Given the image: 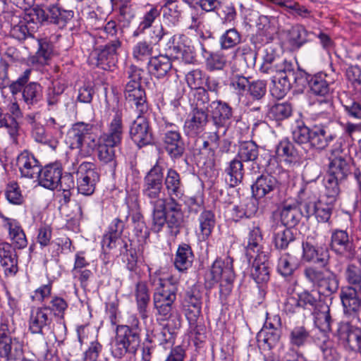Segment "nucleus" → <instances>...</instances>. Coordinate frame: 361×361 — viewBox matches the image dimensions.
<instances>
[{"instance_id":"f257e3e1","label":"nucleus","mask_w":361,"mask_h":361,"mask_svg":"<svg viewBox=\"0 0 361 361\" xmlns=\"http://www.w3.org/2000/svg\"><path fill=\"white\" fill-rule=\"evenodd\" d=\"M262 73L273 75L271 87V94L277 98H283L291 88L293 84L304 86L306 84V72L290 61H281L279 56L271 47H267L264 50L262 63L259 68Z\"/></svg>"},{"instance_id":"f03ea898","label":"nucleus","mask_w":361,"mask_h":361,"mask_svg":"<svg viewBox=\"0 0 361 361\" xmlns=\"http://www.w3.org/2000/svg\"><path fill=\"white\" fill-rule=\"evenodd\" d=\"M94 130L92 124L78 122L68 130L67 143L71 149H78L82 157L91 156L97 149L98 159L114 169L117 164L115 148L119 145L105 142L97 137Z\"/></svg>"},{"instance_id":"7ed1b4c3","label":"nucleus","mask_w":361,"mask_h":361,"mask_svg":"<svg viewBox=\"0 0 361 361\" xmlns=\"http://www.w3.org/2000/svg\"><path fill=\"white\" fill-rule=\"evenodd\" d=\"M302 258L305 261L318 264L325 270H320L314 267H306L304 270L305 278L319 291L325 295H331L338 289L339 282L336 274L326 268L329 261V252L327 249L317 248L310 242L302 243Z\"/></svg>"},{"instance_id":"20e7f679","label":"nucleus","mask_w":361,"mask_h":361,"mask_svg":"<svg viewBox=\"0 0 361 361\" xmlns=\"http://www.w3.org/2000/svg\"><path fill=\"white\" fill-rule=\"evenodd\" d=\"M140 321L134 314L129 317L128 324L117 325L111 344L112 356L121 359L126 354H135L140 344Z\"/></svg>"},{"instance_id":"39448f33","label":"nucleus","mask_w":361,"mask_h":361,"mask_svg":"<svg viewBox=\"0 0 361 361\" xmlns=\"http://www.w3.org/2000/svg\"><path fill=\"white\" fill-rule=\"evenodd\" d=\"M149 281L154 287L153 305L159 316H169L178 292V281L172 277L162 279L159 271L149 274Z\"/></svg>"},{"instance_id":"423d86ee","label":"nucleus","mask_w":361,"mask_h":361,"mask_svg":"<svg viewBox=\"0 0 361 361\" xmlns=\"http://www.w3.org/2000/svg\"><path fill=\"white\" fill-rule=\"evenodd\" d=\"M152 229L154 232L159 233L166 224L171 233L176 235L183 221L182 206L174 199H167L163 203L159 202L152 209Z\"/></svg>"},{"instance_id":"0eeeda50","label":"nucleus","mask_w":361,"mask_h":361,"mask_svg":"<svg viewBox=\"0 0 361 361\" xmlns=\"http://www.w3.org/2000/svg\"><path fill=\"white\" fill-rule=\"evenodd\" d=\"M144 74L142 68L133 64L130 65L126 70L128 81L125 87L124 96L131 108L140 115L147 114L149 111L146 92L141 85Z\"/></svg>"},{"instance_id":"6e6552de","label":"nucleus","mask_w":361,"mask_h":361,"mask_svg":"<svg viewBox=\"0 0 361 361\" xmlns=\"http://www.w3.org/2000/svg\"><path fill=\"white\" fill-rule=\"evenodd\" d=\"M209 94L206 90H200L193 94L192 109L185 121V134L191 137L200 135L209 121L208 114Z\"/></svg>"},{"instance_id":"1a4fd4ad","label":"nucleus","mask_w":361,"mask_h":361,"mask_svg":"<svg viewBox=\"0 0 361 361\" xmlns=\"http://www.w3.org/2000/svg\"><path fill=\"white\" fill-rule=\"evenodd\" d=\"M23 343L15 336V328L8 319L0 324V358L4 361H18L23 356Z\"/></svg>"},{"instance_id":"9d476101","label":"nucleus","mask_w":361,"mask_h":361,"mask_svg":"<svg viewBox=\"0 0 361 361\" xmlns=\"http://www.w3.org/2000/svg\"><path fill=\"white\" fill-rule=\"evenodd\" d=\"M164 169L158 161L146 173L143 179L142 194L154 209L159 202H164L167 198L161 197L163 193Z\"/></svg>"},{"instance_id":"9b49d317","label":"nucleus","mask_w":361,"mask_h":361,"mask_svg":"<svg viewBox=\"0 0 361 361\" xmlns=\"http://www.w3.org/2000/svg\"><path fill=\"white\" fill-rule=\"evenodd\" d=\"M326 78V75L322 73L314 75H310L306 73L307 82L304 86H298L297 84L293 85V87L298 90H302L308 85L311 92L314 95L320 97V99H317L314 104L320 107L322 110V112H327L332 107V98L329 83Z\"/></svg>"},{"instance_id":"f8f14e48","label":"nucleus","mask_w":361,"mask_h":361,"mask_svg":"<svg viewBox=\"0 0 361 361\" xmlns=\"http://www.w3.org/2000/svg\"><path fill=\"white\" fill-rule=\"evenodd\" d=\"M315 123L311 128L307 148L324 149L335 138V135L329 131L331 117L328 112H321L312 116Z\"/></svg>"},{"instance_id":"ddd939ff","label":"nucleus","mask_w":361,"mask_h":361,"mask_svg":"<svg viewBox=\"0 0 361 361\" xmlns=\"http://www.w3.org/2000/svg\"><path fill=\"white\" fill-rule=\"evenodd\" d=\"M39 22L34 15L33 9L20 18L13 15L11 17V36L18 40H24L32 37L39 27Z\"/></svg>"},{"instance_id":"4468645a","label":"nucleus","mask_w":361,"mask_h":361,"mask_svg":"<svg viewBox=\"0 0 361 361\" xmlns=\"http://www.w3.org/2000/svg\"><path fill=\"white\" fill-rule=\"evenodd\" d=\"M163 131L162 141L166 152L172 159L180 158L185 152V144L179 127L165 122Z\"/></svg>"},{"instance_id":"2eb2a0df","label":"nucleus","mask_w":361,"mask_h":361,"mask_svg":"<svg viewBox=\"0 0 361 361\" xmlns=\"http://www.w3.org/2000/svg\"><path fill=\"white\" fill-rule=\"evenodd\" d=\"M78 190L86 196L91 195L95 190L97 183L99 180V174L92 162L82 163L77 171Z\"/></svg>"},{"instance_id":"dca6fc26","label":"nucleus","mask_w":361,"mask_h":361,"mask_svg":"<svg viewBox=\"0 0 361 361\" xmlns=\"http://www.w3.org/2000/svg\"><path fill=\"white\" fill-rule=\"evenodd\" d=\"M329 173L334 176H336L338 179L345 180L351 173V160L341 149V144L336 143L331 149L329 157Z\"/></svg>"},{"instance_id":"f3484780","label":"nucleus","mask_w":361,"mask_h":361,"mask_svg":"<svg viewBox=\"0 0 361 361\" xmlns=\"http://www.w3.org/2000/svg\"><path fill=\"white\" fill-rule=\"evenodd\" d=\"M37 178L42 187L49 190L57 188L59 184L62 188V183L66 180L69 181L68 185L69 188L74 186L72 176L68 175L62 177V169L58 163L49 164L45 166L44 169H41V171Z\"/></svg>"},{"instance_id":"a211bd4d","label":"nucleus","mask_w":361,"mask_h":361,"mask_svg":"<svg viewBox=\"0 0 361 361\" xmlns=\"http://www.w3.org/2000/svg\"><path fill=\"white\" fill-rule=\"evenodd\" d=\"M106 128V132L102 133L99 137L105 142L120 145L124 134L122 109H112L109 114Z\"/></svg>"},{"instance_id":"6ab92c4d","label":"nucleus","mask_w":361,"mask_h":361,"mask_svg":"<svg viewBox=\"0 0 361 361\" xmlns=\"http://www.w3.org/2000/svg\"><path fill=\"white\" fill-rule=\"evenodd\" d=\"M34 15L37 17L39 23H49L63 27L72 19L73 12L72 11L62 10L56 5H51L43 8H33Z\"/></svg>"},{"instance_id":"aec40b11","label":"nucleus","mask_w":361,"mask_h":361,"mask_svg":"<svg viewBox=\"0 0 361 361\" xmlns=\"http://www.w3.org/2000/svg\"><path fill=\"white\" fill-rule=\"evenodd\" d=\"M122 42L112 39L102 48H96L92 53L93 59L97 60V66L104 70H111L118 61V50L121 47Z\"/></svg>"},{"instance_id":"412c9836","label":"nucleus","mask_w":361,"mask_h":361,"mask_svg":"<svg viewBox=\"0 0 361 361\" xmlns=\"http://www.w3.org/2000/svg\"><path fill=\"white\" fill-rule=\"evenodd\" d=\"M233 262V259L229 256L218 258L214 262L207 276V281L210 286L225 279L228 281L235 279Z\"/></svg>"},{"instance_id":"4be33fe9","label":"nucleus","mask_w":361,"mask_h":361,"mask_svg":"<svg viewBox=\"0 0 361 361\" xmlns=\"http://www.w3.org/2000/svg\"><path fill=\"white\" fill-rule=\"evenodd\" d=\"M136 113L137 114V119L131 123L129 133L132 140L139 147H142L152 142V133L149 122L145 118L146 114L140 115L138 112Z\"/></svg>"},{"instance_id":"5701e85b","label":"nucleus","mask_w":361,"mask_h":361,"mask_svg":"<svg viewBox=\"0 0 361 361\" xmlns=\"http://www.w3.org/2000/svg\"><path fill=\"white\" fill-rule=\"evenodd\" d=\"M331 247L337 255L346 259H353L356 254L353 240L343 230H336L332 233Z\"/></svg>"},{"instance_id":"b1692460","label":"nucleus","mask_w":361,"mask_h":361,"mask_svg":"<svg viewBox=\"0 0 361 361\" xmlns=\"http://www.w3.org/2000/svg\"><path fill=\"white\" fill-rule=\"evenodd\" d=\"M52 318L49 307H34L31 310L28 324L32 334L44 335L50 330Z\"/></svg>"},{"instance_id":"393cba45","label":"nucleus","mask_w":361,"mask_h":361,"mask_svg":"<svg viewBox=\"0 0 361 361\" xmlns=\"http://www.w3.org/2000/svg\"><path fill=\"white\" fill-rule=\"evenodd\" d=\"M185 39L184 35H173L168 42L167 51L171 57L190 63L195 59L193 48L185 44Z\"/></svg>"},{"instance_id":"a878e982","label":"nucleus","mask_w":361,"mask_h":361,"mask_svg":"<svg viewBox=\"0 0 361 361\" xmlns=\"http://www.w3.org/2000/svg\"><path fill=\"white\" fill-rule=\"evenodd\" d=\"M182 305L185 317L202 314V293L199 285L194 284L187 288Z\"/></svg>"},{"instance_id":"bb28decb","label":"nucleus","mask_w":361,"mask_h":361,"mask_svg":"<svg viewBox=\"0 0 361 361\" xmlns=\"http://www.w3.org/2000/svg\"><path fill=\"white\" fill-rule=\"evenodd\" d=\"M279 183L276 178L270 173L259 176L252 185V195L256 198H269L278 192Z\"/></svg>"},{"instance_id":"cd10ccee","label":"nucleus","mask_w":361,"mask_h":361,"mask_svg":"<svg viewBox=\"0 0 361 361\" xmlns=\"http://www.w3.org/2000/svg\"><path fill=\"white\" fill-rule=\"evenodd\" d=\"M210 113L214 124L217 127H226L233 117L232 108L224 102L214 100L208 102V113Z\"/></svg>"},{"instance_id":"c85d7f7f","label":"nucleus","mask_w":361,"mask_h":361,"mask_svg":"<svg viewBox=\"0 0 361 361\" xmlns=\"http://www.w3.org/2000/svg\"><path fill=\"white\" fill-rule=\"evenodd\" d=\"M17 165L21 176L27 178H37L41 171L39 161L27 150H24L18 156Z\"/></svg>"},{"instance_id":"c756f323","label":"nucleus","mask_w":361,"mask_h":361,"mask_svg":"<svg viewBox=\"0 0 361 361\" xmlns=\"http://www.w3.org/2000/svg\"><path fill=\"white\" fill-rule=\"evenodd\" d=\"M3 226L8 230V238L14 246L22 249L27 246V241L20 224L15 219L8 218L0 212Z\"/></svg>"},{"instance_id":"7c9ffc66","label":"nucleus","mask_w":361,"mask_h":361,"mask_svg":"<svg viewBox=\"0 0 361 361\" xmlns=\"http://www.w3.org/2000/svg\"><path fill=\"white\" fill-rule=\"evenodd\" d=\"M163 184L169 195L168 199H180L184 194V185L180 175L173 168L168 169L166 175H164Z\"/></svg>"},{"instance_id":"2f4dec72","label":"nucleus","mask_w":361,"mask_h":361,"mask_svg":"<svg viewBox=\"0 0 361 361\" xmlns=\"http://www.w3.org/2000/svg\"><path fill=\"white\" fill-rule=\"evenodd\" d=\"M340 298L346 313L353 314L361 310V289L343 287L340 292Z\"/></svg>"},{"instance_id":"473e14b6","label":"nucleus","mask_w":361,"mask_h":361,"mask_svg":"<svg viewBox=\"0 0 361 361\" xmlns=\"http://www.w3.org/2000/svg\"><path fill=\"white\" fill-rule=\"evenodd\" d=\"M252 263L250 274L257 284H266L270 279L269 256L265 252L257 255Z\"/></svg>"},{"instance_id":"72a5a7b5","label":"nucleus","mask_w":361,"mask_h":361,"mask_svg":"<svg viewBox=\"0 0 361 361\" xmlns=\"http://www.w3.org/2000/svg\"><path fill=\"white\" fill-rule=\"evenodd\" d=\"M338 337L345 347L354 350L361 341V329L344 323L338 327Z\"/></svg>"},{"instance_id":"f704fd0d","label":"nucleus","mask_w":361,"mask_h":361,"mask_svg":"<svg viewBox=\"0 0 361 361\" xmlns=\"http://www.w3.org/2000/svg\"><path fill=\"white\" fill-rule=\"evenodd\" d=\"M132 294L135 299L141 318L146 319L148 317L147 307L150 301V293L147 283L142 281L137 282Z\"/></svg>"},{"instance_id":"c9c22d12","label":"nucleus","mask_w":361,"mask_h":361,"mask_svg":"<svg viewBox=\"0 0 361 361\" xmlns=\"http://www.w3.org/2000/svg\"><path fill=\"white\" fill-rule=\"evenodd\" d=\"M243 162L237 157H235L226 165L224 169L226 180L231 187L237 186L243 179L245 170Z\"/></svg>"},{"instance_id":"e433bc0d","label":"nucleus","mask_w":361,"mask_h":361,"mask_svg":"<svg viewBox=\"0 0 361 361\" xmlns=\"http://www.w3.org/2000/svg\"><path fill=\"white\" fill-rule=\"evenodd\" d=\"M276 154L286 165L295 164L299 159L294 144L288 138L281 140L276 147Z\"/></svg>"},{"instance_id":"4c0bfd02","label":"nucleus","mask_w":361,"mask_h":361,"mask_svg":"<svg viewBox=\"0 0 361 361\" xmlns=\"http://www.w3.org/2000/svg\"><path fill=\"white\" fill-rule=\"evenodd\" d=\"M147 64L149 73L157 78L167 76L172 69V62L166 55L152 57Z\"/></svg>"},{"instance_id":"58836bf2","label":"nucleus","mask_w":361,"mask_h":361,"mask_svg":"<svg viewBox=\"0 0 361 361\" xmlns=\"http://www.w3.org/2000/svg\"><path fill=\"white\" fill-rule=\"evenodd\" d=\"M0 263L6 275L15 274L18 271L17 255L8 243L0 245Z\"/></svg>"},{"instance_id":"ea45409f","label":"nucleus","mask_w":361,"mask_h":361,"mask_svg":"<svg viewBox=\"0 0 361 361\" xmlns=\"http://www.w3.org/2000/svg\"><path fill=\"white\" fill-rule=\"evenodd\" d=\"M273 243L277 250H286L295 240L293 230L284 226L277 225L273 228Z\"/></svg>"},{"instance_id":"a19ab883","label":"nucleus","mask_w":361,"mask_h":361,"mask_svg":"<svg viewBox=\"0 0 361 361\" xmlns=\"http://www.w3.org/2000/svg\"><path fill=\"white\" fill-rule=\"evenodd\" d=\"M200 43L202 56L205 60L207 70L210 71L223 70L227 63L226 56L219 51L215 52L209 51L206 49L202 42H200Z\"/></svg>"},{"instance_id":"79ce46f5","label":"nucleus","mask_w":361,"mask_h":361,"mask_svg":"<svg viewBox=\"0 0 361 361\" xmlns=\"http://www.w3.org/2000/svg\"><path fill=\"white\" fill-rule=\"evenodd\" d=\"M281 226L290 228L295 226L302 218V211L296 203H285L281 210Z\"/></svg>"},{"instance_id":"37998d69","label":"nucleus","mask_w":361,"mask_h":361,"mask_svg":"<svg viewBox=\"0 0 361 361\" xmlns=\"http://www.w3.org/2000/svg\"><path fill=\"white\" fill-rule=\"evenodd\" d=\"M22 97L28 109L36 106L42 99V87L38 82H30L23 87Z\"/></svg>"},{"instance_id":"c03bdc74","label":"nucleus","mask_w":361,"mask_h":361,"mask_svg":"<svg viewBox=\"0 0 361 361\" xmlns=\"http://www.w3.org/2000/svg\"><path fill=\"white\" fill-rule=\"evenodd\" d=\"M194 255L191 247L183 243L180 245L174 258V266L179 271H184L189 269L192 264Z\"/></svg>"},{"instance_id":"a18cd8bd","label":"nucleus","mask_w":361,"mask_h":361,"mask_svg":"<svg viewBox=\"0 0 361 361\" xmlns=\"http://www.w3.org/2000/svg\"><path fill=\"white\" fill-rule=\"evenodd\" d=\"M262 234L258 226H253L250 228L247 237V244L245 247L246 255L248 257L252 258L256 254H261L263 252L262 249Z\"/></svg>"},{"instance_id":"49530a36","label":"nucleus","mask_w":361,"mask_h":361,"mask_svg":"<svg viewBox=\"0 0 361 361\" xmlns=\"http://www.w3.org/2000/svg\"><path fill=\"white\" fill-rule=\"evenodd\" d=\"M280 337L281 330L262 329L257 335V341L261 349L270 350L279 343Z\"/></svg>"},{"instance_id":"de8ad7c7","label":"nucleus","mask_w":361,"mask_h":361,"mask_svg":"<svg viewBox=\"0 0 361 361\" xmlns=\"http://www.w3.org/2000/svg\"><path fill=\"white\" fill-rule=\"evenodd\" d=\"M298 194L301 198V202L298 204V207L302 211V216L308 219L310 216L314 215L317 207V201L315 200H307L306 196L309 194H313L308 183L302 185Z\"/></svg>"},{"instance_id":"09e8293b","label":"nucleus","mask_w":361,"mask_h":361,"mask_svg":"<svg viewBox=\"0 0 361 361\" xmlns=\"http://www.w3.org/2000/svg\"><path fill=\"white\" fill-rule=\"evenodd\" d=\"M286 39L290 45L294 48H300L307 41L308 32L301 25L297 24L284 30Z\"/></svg>"},{"instance_id":"8fccbe9b","label":"nucleus","mask_w":361,"mask_h":361,"mask_svg":"<svg viewBox=\"0 0 361 361\" xmlns=\"http://www.w3.org/2000/svg\"><path fill=\"white\" fill-rule=\"evenodd\" d=\"M31 134L32 137L35 142L43 144L51 148L52 150H55L59 145L58 140L48 134L45 128L39 123L34 124L32 128Z\"/></svg>"},{"instance_id":"3c124183","label":"nucleus","mask_w":361,"mask_h":361,"mask_svg":"<svg viewBox=\"0 0 361 361\" xmlns=\"http://www.w3.org/2000/svg\"><path fill=\"white\" fill-rule=\"evenodd\" d=\"M200 233L199 238L202 240H206L211 235L215 226V216L209 210H204L198 217Z\"/></svg>"},{"instance_id":"603ef678","label":"nucleus","mask_w":361,"mask_h":361,"mask_svg":"<svg viewBox=\"0 0 361 361\" xmlns=\"http://www.w3.org/2000/svg\"><path fill=\"white\" fill-rule=\"evenodd\" d=\"M160 16V11L154 6L146 7L142 16L140 18V23L134 35L142 34L145 31L150 28L156 19Z\"/></svg>"},{"instance_id":"864d4df0","label":"nucleus","mask_w":361,"mask_h":361,"mask_svg":"<svg viewBox=\"0 0 361 361\" xmlns=\"http://www.w3.org/2000/svg\"><path fill=\"white\" fill-rule=\"evenodd\" d=\"M343 179H338L327 173L324 178V186L325 189V196L330 203H334L338 197L341 192L340 184L343 181Z\"/></svg>"},{"instance_id":"5fc2aeb1","label":"nucleus","mask_w":361,"mask_h":361,"mask_svg":"<svg viewBox=\"0 0 361 361\" xmlns=\"http://www.w3.org/2000/svg\"><path fill=\"white\" fill-rule=\"evenodd\" d=\"M94 37L102 39H109V42L112 39L121 40L123 37V30L116 21L109 20L103 27L97 30Z\"/></svg>"},{"instance_id":"6e6d98bb","label":"nucleus","mask_w":361,"mask_h":361,"mask_svg":"<svg viewBox=\"0 0 361 361\" xmlns=\"http://www.w3.org/2000/svg\"><path fill=\"white\" fill-rule=\"evenodd\" d=\"M259 155V147L253 141L240 142L238 145V153L235 157L241 161H255Z\"/></svg>"},{"instance_id":"4d7b16f0","label":"nucleus","mask_w":361,"mask_h":361,"mask_svg":"<svg viewBox=\"0 0 361 361\" xmlns=\"http://www.w3.org/2000/svg\"><path fill=\"white\" fill-rule=\"evenodd\" d=\"M65 90V86L60 82H52L45 92V100L49 110L56 109Z\"/></svg>"},{"instance_id":"13d9d810","label":"nucleus","mask_w":361,"mask_h":361,"mask_svg":"<svg viewBox=\"0 0 361 361\" xmlns=\"http://www.w3.org/2000/svg\"><path fill=\"white\" fill-rule=\"evenodd\" d=\"M200 316L185 317L189 324L190 336L195 340V344L203 342L206 338V328L200 322Z\"/></svg>"},{"instance_id":"bf43d9fd","label":"nucleus","mask_w":361,"mask_h":361,"mask_svg":"<svg viewBox=\"0 0 361 361\" xmlns=\"http://www.w3.org/2000/svg\"><path fill=\"white\" fill-rule=\"evenodd\" d=\"M297 268L296 259L290 254L288 252L284 253L279 258L276 269L281 276H291Z\"/></svg>"},{"instance_id":"052dcab7","label":"nucleus","mask_w":361,"mask_h":361,"mask_svg":"<svg viewBox=\"0 0 361 361\" xmlns=\"http://www.w3.org/2000/svg\"><path fill=\"white\" fill-rule=\"evenodd\" d=\"M7 111L10 114L11 120L8 128V133L13 140H15L18 132V123L17 119L23 117V112L16 101L11 102L7 105Z\"/></svg>"},{"instance_id":"680f3d73","label":"nucleus","mask_w":361,"mask_h":361,"mask_svg":"<svg viewBox=\"0 0 361 361\" xmlns=\"http://www.w3.org/2000/svg\"><path fill=\"white\" fill-rule=\"evenodd\" d=\"M289 339L292 345L300 348L310 341V333L303 325L295 326L290 332Z\"/></svg>"},{"instance_id":"e2e57ef3","label":"nucleus","mask_w":361,"mask_h":361,"mask_svg":"<svg viewBox=\"0 0 361 361\" xmlns=\"http://www.w3.org/2000/svg\"><path fill=\"white\" fill-rule=\"evenodd\" d=\"M181 11L177 1L169 0L163 8L164 20L171 25H176L180 20Z\"/></svg>"},{"instance_id":"0e129e2a","label":"nucleus","mask_w":361,"mask_h":361,"mask_svg":"<svg viewBox=\"0 0 361 361\" xmlns=\"http://www.w3.org/2000/svg\"><path fill=\"white\" fill-rule=\"evenodd\" d=\"M153 53V46L146 41L138 42L133 48V57L137 61L150 60Z\"/></svg>"},{"instance_id":"69168bd1","label":"nucleus","mask_w":361,"mask_h":361,"mask_svg":"<svg viewBox=\"0 0 361 361\" xmlns=\"http://www.w3.org/2000/svg\"><path fill=\"white\" fill-rule=\"evenodd\" d=\"M310 133L311 128L306 126L302 122H298L293 129V139L297 144L307 148L310 142Z\"/></svg>"},{"instance_id":"338daca9","label":"nucleus","mask_w":361,"mask_h":361,"mask_svg":"<svg viewBox=\"0 0 361 361\" xmlns=\"http://www.w3.org/2000/svg\"><path fill=\"white\" fill-rule=\"evenodd\" d=\"M292 111V106L289 103H277L271 106L268 115L274 120L283 121L291 115Z\"/></svg>"},{"instance_id":"774afa93","label":"nucleus","mask_w":361,"mask_h":361,"mask_svg":"<svg viewBox=\"0 0 361 361\" xmlns=\"http://www.w3.org/2000/svg\"><path fill=\"white\" fill-rule=\"evenodd\" d=\"M241 41L240 33L235 29L231 28L226 30L219 39L221 48L222 49H229L233 48Z\"/></svg>"}]
</instances>
